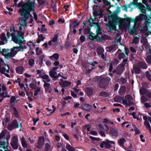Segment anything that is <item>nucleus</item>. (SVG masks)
<instances>
[{
  "instance_id": "nucleus-37",
  "label": "nucleus",
  "mask_w": 151,
  "mask_h": 151,
  "mask_svg": "<svg viewBox=\"0 0 151 151\" xmlns=\"http://www.w3.org/2000/svg\"><path fill=\"white\" fill-rule=\"evenodd\" d=\"M104 52V49L101 47H99L97 50V52L98 54L100 55L103 53Z\"/></svg>"
},
{
  "instance_id": "nucleus-20",
  "label": "nucleus",
  "mask_w": 151,
  "mask_h": 151,
  "mask_svg": "<svg viewBox=\"0 0 151 151\" xmlns=\"http://www.w3.org/2000/svg\"><path fill=\"white\" fill-rule=\"evenodd\" d=\"M81 107L83 109L89 111L92 110V107L88 104H83L81 105Z\"/></svg>"
},
{
  "instance_id": "nucleus-44",
  "label": "nucleus",
  "mask_w": 151,
  "mask_h": 151,
  "mask_svg": "<svg viewBox=\"0 0 151 151\" xmlns=\"http://www.w3.org/2000/svg\"><path fill=\"white\" fill-rule=\"evenodd\" d=\"M35 63V60L33 59H31L29 60L28 64L30 66H33Z\"/></svg>"
},
{
  "instance_id": "nucleus-35",
  "label": "nucleus",
  "mask_w": 151,
  "mask_h": 151,
  "mask_svg": "<svg viewBox=\"0 0 151 151\" xmlns=\"http://www.w3.org/2000/svg\"><path fill=\"white\" fill-rule=\"evenodd\" d=\"M143 46L145 48L147 52L149 51L150 52V54H151V49L149 45L146 43L143 45Z\"/></svg>"
},
{
  "instance_id": "nucleus-55",
  "label": "nucleus",
  "mask_w": 151,
  "mask_h": 151,
  "mask_svg": "<svg viewBox=\"0 0 151 151\" xmlns=\"http://www.w3.org/2000/svg\"><path fill=\"white\" fill-rule=\"evenodd\" d=\"M138 0H133V2H131L128 5L127 7H130V6L131 5L133 4H136Z\"/></svg>"
},
{
  "instance_id": "nucleus-43",
  "label": "nucleus",
  "mask_w": 151,
  "mask_h": 151,
  "mask_svg": "<svg viewBox=\"0 0 151 151\" xmlns=\"http://www.w3.org/2000/svg\"><path fill=\"white\" fill-rule=\"evenodd\" d=\"M16 98L14 96H12L11 97L10 100V102L11 104H14L16 102Z\"/></svg>"
},
{
  "instance_id": "nucleus-17",
  "label": "nucleus",
  "mask_w": 151,
  "mask_h": 151,
  "mask_svg": "<svg viewBox=\"0 0 151 151\" xmlns=\"http://www.w3.org/2000/svg\"><path fill=\"white\" fill-rule=\"evenodd\" d=\"M124 70V66L123 65H119L117 68L115 70L113 71V72L115 73L117 75H120L123 72Z\"/></svg>"
},
{
  "instance_id": "nucleus-47",
  "label": "nucleus",
  "mask_w": 151,
  "mask_h": 151,
  "mask_svg": "<svg viewBox=\"0 0 151 151\" xmlns=\"http://www.w3.org/2000/svg\"><path fill=\"white\" fill-rule=\"evenodd\" d=\"M86 92H87V93L88 95H91L93 93V91L92 89L87 88L86 89Z\"/></svg>"
},
{
  "instance_id": "nucleus-22",
  "label": "nucleus",
  "mask_w": 151,
  "mask_h": 151,
  "mask_svg": "<svg viewBox=\"0 0 151 151\" xmlns=\"http://www.w3.org/2000/svg\"><path fill=\"white\" fill-rule=\"evenodd\" d=\"M8 144L7 142H6L4 141H0V148L4 149L5 151V150L7 149Z\"/></svg>"
},
{
  "instance_id": "nucleus-38",
  "label": "nucleus",
  "mask_w": 151,
  "mask_h": 151,
  "mask_svg": "<svg viewBox=\"0 0 151 151\" xmlns=\"http://www.w3.org/2000/svg\"><path fill=\"white\" fill-rule=\"evenodd\" d=\"M41 90V88L40 87H37L34 91V95L37 96Z\"/></svg>"
},
{
  "instance_id": "nucleus-60",
  "label": "nucleus",
  "mask_w": 151,
  "mask_h": 151,
  "mask_svg": "<svg viewBox=\"0 0 151 151\" xmlns=\"http://www.w3.org/2000/svg\"><path fill=\"white\" fill-rule=\"evenodd\" d=\"M85 37L83 36H81L80 38V40L82 42H83L85 40Z\"/></svg>"
},
{
  "instance_id": "nucleus-30",
  "label": "nucleus",
  "mask_w": 151,
  "mask_h": 151,
  "mask_svg": "<svg viewBox=\"0 0 151 151\" xmlns=\"http://www.w3.org/2000/svg\"><path fill=\"white\" fill-rule=\"evenodd\" d=\"M110 132L111 134L113 136H116L118 134L117 131L113 128H110Z\"/></svg>"
},
{
  "instance_id": "nucleus-41",
  "label": "nucleus",
  "mask_w": 151,
  "mask_h": 151,
  "mask_svg": "<svg viewBox=\"0 0 151 151\" xmlns=\"http://www.w3.org/2000/svg\"><path fill=\"white\" fill-rule=\"evenodd\" d=\"M126 91V88L125 86H123L120 89V92L121 94H124Z\"/></svg>"
},
{
  "instance_id": "nucleus-23",
  "label": "nucleus",
  "mask_w": 151,
  "mask_h": 151,
  "mask_svg": "<svg viewBox=\"0 0 151 151\" xmlns=\"http://www.w3.org/2000/svg\"><path fill=\"white\" fill-rule=\"evenodd\" d=\"M79 23L77 21L75 20L73 22H71L70 24V30H72L75 27H77L78 26Z\"/></svg>"
},
{
  "instance_id": "nucleus-6",
  "label": "nucleus",
  "mask_w": 151,
  "mask_h": 151,
  "mask_svg": "<svg viewBox=\"0 0 151 151\" xmlns=\"http://www.w3.org/2000/svg\"><path fill=\"white\" fill-rule=\"evenodd\" d=\"M36 7L35 6V2L34 1H28L24 3L23 4L22 8V9L29 12V13L31 11H34Z\"/></svg>"
},
{
  "instance_id": "nucleus-25",
  "label": "nucleus",
  "mask_w": 151,
  "mask_h": 151,
  "mask_svg": "<svg viewBox=\"0 0 151 151\" xmlns=\"http://www.w3.org/2000/svg\"><path fill=\"white\" fill-rule=\"evenodd\" d=\"M50 83H47V82H45L43 85V86L45 88V91L46 92H48L49 93H50Z\"/></svg>"
},
{
  "instance_id": "nucleus-48",
  "label": "nucleus",
  "mask_w": 151,
  "mask_h": 151,
  "mask_svg": "<svg viewBox=\"0 0 151 151\" xmlns=\"http://www.w3.org/2000/svg\"><path fill=\"white\" fill-rule=\"evenodd\" d=\"M146 76L147 78L150 81H151V75L149 73L148 71H147L145 73Z\"/></svg>"
},
{
  "instance_id": "nucleus-61",
  "label": "nucleus",
  "mask_w": 151,
  "mask_h": 151,
  "mask_svg": "<svg viewBox=\"0 0 151 151\" xmlns=\"http://www.w3.org/2000/svg\"><path fill=\"white\" fill-rule=\"evenodd\" d=\"M121 82L122 83H125L127 81V79L123 78H122L120 79Z\"/></svg>"
},
{
  "instance_id": "nucleus-46",
  "label": "nucleus",
  "mask_w": 151,
  "mask_h": 151,
  "mask_svg": "<svg viewBox=\"0 0 151 151\" xmlns=\"http://www.w3.org/2000/svg\"><path fill=\"white\" fill-rule=\"evenodd\" d=\"M36 54L37 55H40L42 53V52L40 49L39 47H37L36 48L35 50Z\"/></svg>"
},
{
  "instance_id": "nucleus-18",
  "label": "nucleus",
  "mask_w": 151,
  "mask_h": 151,
  "mask_svg": "<svg viewBox=\"0 0 151 151\" xmlns=\"http://www.w3.org/2000/svg\"><path fill=\"white\" fill-rule=\"evenodd\" d=\"M59 68L58 67H54L49 72V75L51 77L57 78V73L56 71Z\"/></svg>"
},
{
  "instance_id": "nucleus-14",
  "label": "nucleus",
  "mask_w": 151,
  "mask_h": 151,
  "mask_svg": "<svg viewBox=\"0 0 151 151\" xmlns=\"http://www.w3.org/2000/svg\"><path fill=\"white\" fill-rule=\"evenodd\" d=\"M86 22L85 21H84L83 22V24H84V26L83 27H81V28L79 29V34H80L81 33V31L83 30V29H84V34H90L91 33H92L91 32H90V28L88 26H86Z\"/></svg>"
},
{
  "instance_id": "nucleus-34",
  "label": "nucleus",
  "mask_w": 151,
  "mask_h": 151,
  "mask_svg": "<svg viewBox=\"0 0 151 151\" xmlns=\"http://www.w3.org/2000/svg\"><path fill=\"white\" fill-rule=\"evenodd\" d=\"M144 125L150 131V133L151 134V128L149 122L148 121H145L144 122Z\"/></svg>"
},
{
  "instance_id": "nucleus-54",
  "label": "nucleus",
  "mask_w": 151,
  "mask_h": 151,
  "mask_svg": "<svg viewBox=\"0 0 151 151\" xmlns=\"http://www.w3.org/2000/svg\"><path fill=\"white\" fill-rule=\"evenodd\" d=\"M125 142V140L124 138L120 139L118 142L119 144L121 145H122Z\"/></svg>"
},
{
  "instance_id": "nucleus-10",
  "label": "nucleus",
  "mask_w": 151,
  "mask_h": 151,
  "mask_svg": "<svg viewBox=\"0 0 151 151\" xmlns=\"http://www.w3.org/2000/svg\"><path fill=\"white\" fill-rule=\"evenodd\" d=\"M4 67L0 68V72L4 74L6 76L8 77H10L9 74H7L9 72V66L7 63H5L2 64Z\"/></svg>"
},
{
  "instance_id": "nucleus-33",
  "label": "nucleus",
  "mask_w": 151,
  "mask_h": 151,
  "mask_svg": "<svg viewBox=\"0 0 151 151\" xmlns=\"http://www.w3.org/2000/svg\"><path fill=\"white\" fill-rule=\"evenodd\" d=\"M44 141V137L42 136L40 137L37 141V143L39 145L41 146L43 145Z\"/></svg>"
},
{
  "instance_id": "nucleus-7",
  "label": "nucleus",
  "mask_w": 151,
  "mask_h": 151,
  "mask_svg": "<svg viewBox=\"0 0 151 151\" xmlns=\"http://www.w3.org/2000/svg\"><path fill=\"white\" fill-rule=\"evenodd\" d=\"M19 11L20 13V15L22 17L21 20L20 21V24L21 26L26 27L27 21L29 18V14L24 11L22 9H19Z\"/></svg>"
},
{
  "instance_id": "nucleus-52",
  "label": "nucleus",
  "mask_w": 151,
  "mask_h": 151,
  "mask_svg": "<svg viewBox=\"0 0 151 151\" xmlns=\"http://www.w3.org/2000/svg\"><path fill=\"white\" fill-rule=\"evenodd\" d=\"M134 70L135 73L136 74H139L140 72V70L139 68L137 66V67L134 68Z\"/></svg>"
},
{
  "instance_id": "nucleus-26",
  "label": "nucleus",
  "mask_w": 151,
  "mask_h": 151,
  "mask_svg": "<svg viewBox=\"0 0 151 151\" xmlns=\"http://www.w3.org/2000/svg\"><path fill=\"white\" fill-rule=\"evenodd\" d=\"M1 39L3 41V42L0 41V45H3L7 42V40L5 36V34L4 33H1Z\"/></svg>"
},
{
  "instance_id": "nucleus-59",
  "label": "nucleus",
  "mask_w": 151,
  "mask_h": 151,
  "mask_svg": "<svg viewBox=\"0 0 151 151\" xmlns=\"http://www.w3.org/2000/svg\"><path fill=\"white\" fill-rule=\"evenodd\" d=\"M27 45L30 48H31L32 47V46H33L34 44L32 43L31 42H28L27 43Z\"/></svg>"
},
{
  "instance_id": "nucleus-42",
  "label": "nucleus",
  "mask_w": 151,
  "mask_h": 151,
  "mask_svg": "<svg viewBox=\"0 0 151 151\" xmlns=\"http://www.w3.org/2000/svg\"><path fill=\"white\" fill-rule=\"evenodd\" d=\"M139 42V38L137 37H134L132 43L137 44Z\"/></svg>"
},
{
  "instance_id": "nucleus-50",
  "label": "nucleus",
  "mask_w": 151,
  "mask_h": 151,
  "mask_svg": "<svg viewBox=\"0 0 151 151\" xmlns=\"http://www.w3.org/2000/svg\"><path fill=\"white\" fill-rule=\"evenodd\" d=\"M147 99L144 96H142L141 98V101L142 103H145V102L147 101Z\"/></svg>"
},
{
  "instance_id": "nucleus-39",
  "label": "nucleus",
  "mask_w": 151,
  "mask_h": 151,
  "mask_svg": "<svg viewBox=\"0 0 151 151\" xmlns=\"http://www.w3.org/2000/svg\"><path fill=\"white\" fill-rule=\"evenodd\" d=\"M45 38L43 35L42 34L38 36V38L37 39V42L39 43L41 40H43Z\"/></svg>"
},
{
  "instance_id": "nucleus-28",
  "label": "nucleus",
  "mask_w": 151,
  "mask_h": 151,
  "mask_svg": "<svg viewBox=\"0 0 151 151\" xmlns=\"http://www.w3.org/2000/svg\"><path fill=\"white\" fill-rule=\"evenodd\" d=\"M10 119V118L6 116H5V117L3 119L2 123L4 127L6 126Z\"/></svg>"
},
{
  "instance_id": "nucleus-13",
  "label": "nucleus",
  "mask_w": 151,
  "mask_h": 151,
  "mask_svg": "<svg viewBox=\"0 0 151 151\" xmlns=\"http://www.w3.org/2000/svg\"><path fill=\"white\" fill-rule=\"evenodd\" d=\"M18 138L15 137H14L11 142V144L12 148L14 149H17L18 147Z\"/></svg>"
},
{
  "instance_id": "nucleus-40",
  "label": "nucleus",
  "mask_w": 151,
  "mask_h": 151,
  "mask_svg": "<svg viewBox=\"0 0 151 151\" xmlns=\"http://www.w3.org/2000/svg\"><path fill=\"white\" fill-rule=\"evenodd\" d=\"M139 91L140 93L142 95L146 94L147 92V90L144 88L140 89Z\"/></svg>"
},
{
  "instance_id": "nucleus-32",
  "label": "nucleus",
  "mask_w": 151,
  "mask_h": 151,
  "mask_svg": "<svg viewBox=\"0 0 151 151\" xmlns=\"http://www.w3.org/2000/svg\"><path fill=\"white\" fill-rule=\"evenodd\" d=\"M59 55L58 53H55L54 54L52 55L49 57V58L52 60L55 59L57 60L59 58Z\"/></svg>"
},
{
  "instance_id": "nucleus-5",
  "label": "nucleus",
  "mask_w": 151,
  "mask_h": 151,
  "mask_svg": "<svg viewBox=\"0 0 151 151\" xmlns=\"http://www.w3.org/2000/svg\"><path fill=\"white\" fill-rule=\"evenodd\" d=\"M145 20V21L143 23V29L140 27V24L139 25L138 28L141 32H147L148 33L151 34V20L150 19H147V16L146 19Z\"/></svg>"
},
{
  "instance_id": "nucleus-64",
  "label": "nucleus",
  "mask_w": 151,
  "mask_h": 151,
  "mask_svg": "<svg viewBox=\"0 0 151 151\" xmlns=\"http://www.w3.org/2000/svg\"><path fill=\"white\" fill-rule=\"evenodd\" d=\"M146 96L149 98H151V93L149 92H147L146 94Z\"/></svg>"
},
{
  "instance_id": "nucleus-53",
  "label": "nucleus",
  "mask_w": 151,
  "mask_h": 151,
  "mask_svg": "<svg viewBox=\"0 0 151 151\" xmlns=\"http://www.w3.org/2000/svg\"><path fill=\"white\" fill-rule=\"evenodd\" d=\"M50 147V144L49 143H47L45 147V150L46 151H48L49 150Z\"/></svg>"
},
{
  "instance_id": "nucleus-12",
  "label": "nucleus",
  "mask_w": 151,
  "mask_h": 151,
  "mask_svg": "<svg viewBox=\"0 0 151 151\" xmlns=\"http://www.w3.org/2000/svg\"><path fill=\"white\" fill-rule=\"evenodd\" d=\"M132 99V96L130 95H127L125 97V99L122 101V104L126 106H130L133 104V103L131 101Z\"/></svg>"
},
{
  "instance_id": "nucleus-11",
  "label": "nucleus",
  "mask_w": 151,
  "mask_h": 151,
  "mask_svg": "<svg viewBox=\"0 0 151 151\" xmlns=\"http://www.w3.org/2000/svg\"><path fill=\"white\" fill-rule=\"evenodd\" d=\"M21 127V124H19L16 120H14L11 123L9 124L7 128L9 130H12L15 128H18Z\"/></svg>"
},
{
  "instance_id": "nucleus-19",
  "label": "nucleus",
  "mask_w": 151,
  "mask_h": 151,
  "mask_svg": "<svg viewBox=\"0 0 151 151\" xmlns=\"http://www.w3.org/2000/svg\"><path fill=\"white\" fill-rule=\"evenodd\" d=\"M59 83L62 87L64 88L70 86L71 84V83L66 81H63L61 79L60 80Z\"/></svg>"
},
{
  "instance_id": "nucleus-1",
  "label": "nucleus",
  "mask_w": 151,
  "mask_h": 151,
  "mask_svg": "<svg viewBox=\"0 0 151 151\" xmlns=\"http://www.w3.org/2000/svg\"><path fill=\"white\" fill-rule=\"evenodd\" d=\"M147 15L143 14H140L139 16L136 17L135 19H133L129 18H127L125 20L122 19L120 21L119 24V27L120 29L122 31L125 29L126 30L127 28L129 27L131 22H134V25L132 28H131L129 30V33L130 35H133L136 33L137 31L141 33H145L142 32L138 29L139 25L140 24V27L143 29V23L141 24L142 21H143L146 19Z\"/></svg>"
},
{
  "instance_id": "nucleus-29",
  "label": "nucleus",
  "mask_w": 151,
  "mask_h": 151,
  "mask_svg": "<svg viewBox=\"0 0 151 151\" xmlns=\"http://www.w3.org/2000/svg\"><path fill=\"white\" fill-rule=\"evenodd\" d=\"M41 78L43 79V82H48L50 81V79L49 76L47 75H44L41 76Z\"/></svg>"
},
{
  "instance_id": "nucleus-63",
  "label": "nucleus",
  "mask_w": 151,
  "mask_h": 151,
  "mask_svg": "<svg viewBox=\"0 0 151 151\" xmlns=\"http://www.w3.org/2000/svg\"><path fill=\"white\" fill-rule=\"evenodd\" d=\"M58 38V37L56 35H55L52 39V41L53 42H55L57 40Z\"/></svg>"
},
{
  "instance_id": "nucleus-58",
  "label": "nucleus",
  "mask_w": 151,
  "mask_h": 151,
  "mask_svg": "<svg viewBox=\"0 0 151 151\" xmlns=\"http://www.w3.org/2000/svg\"><path fill=\"white\" fill-rule=\"evenodd\" d=\"M13 109L14 110V114L15 115L16 117H17L18 116V112L16 110V109L15 107H13Z\"/></svg>"
},
{
  "instance_id": "nucleus-9",
  "label": "nucleus",
  "mask_w": 151,
  "mask_h": 151,
  "mask_svg": "<svg viewBox=\"0 0 151 151\" xmlns=\"http://www.w3.org/2000/svg\"><path fill=\"white\" fill-rule=\"evenodd\" d=\"M142 2L146 5V7H145L144 5L140 3L138 4V7L140 10L142 12L145 14L147 10L148 11H150L151 9L147 4V0H142Z\"/></svg>"
},
{
  "instance_id": "nucleus-8",
  "label": "nucleus",
  "mask_w": 151,
  "mask_h": 151,
  "mask_svg": "<svg viewBox=\"0 0 151 151\" xmlns=\"http://www.w3.org/2000/svg\"><path fill=\"white\" fill-rule=\"evenodd\" d=\"M110 78H104L103 76H96L94 78V80L96 82L99 81V86L101 88H104L107 86L110 80Z\"/></svg>"
},
{
  "instance_id": "nucleus-31",
  "label": "nucleus",
  "mask_w": 151,
  "mask_h": 151,
  "mask_svg": "<svg viewBox=\"0 0 151 151\" xmlns=\"http://www.w3.org/2000/svg\"><path fill=\"white\" fill-rule=\"evenodd\" d=\"M21 142L22 146L24 148H27L28 145L26 142L25 141L24 138L23 137L21 138Z\"/></svg>"
},
{
  "instance_id": "nucleus-21",
  "label": "nucleus",
  "mask_w": 151,
  "mask_h": 151,
  "mask_svg": "<svg viewBox=\"0 0 151 151\" xmlns=\"http://www.w3.org/2000/svg\"><path fill=\"white\" fill-rule=\"evenodd\" d=\"M116 54L118 55V58L120 59L122 58H125L127 57L124 53L122 52V51L120 49H119L116 52Z\"/></svg>"
},
{
  "instance_id": "nucleus-51",
  "label": "nucleus",
  "mask_w": 151,
  "mask_h": 151,
  "mask_svg": "<svg viewBox=\"0 0 151 151\" xmlns=\"http://www.w3.org/2000/svg\"><path fill=\"white\" fill-rule=\"evenodd\" d=\"M146 62L149 64H150L151 63V56L150 55H148L146 58Z\"/></svg>"
},
{
  "instance_id": "nucleus-57",
  "label": "nucleus",
  "mask_w": 151,
  "mask_h": 151,
  "mask_svg": "<svg viewBox=\"0 0 151 151\" xmlns=\"http://www.w3.org/2000/svg\"><path fill=\"white\" fill-rule=\"evenodd\" d=\"M99 95L100 96H107V94L105 92H102L100 93Z\"/></svg>"
},
{
  "instance_id": "nucleus-56",
  "label": "nucleus",
  "mask_w": 151,
  "mask_h": 151,
  "mask_svg": "<svg viewBox=\"0 0 151 151\" xmlns=\"http://www.w3.org/2000/svg\"><path fill=\"white\" fill-rule=\"evenodd\" d=\"M42 27L41 28V31L43 33H46L47 30L45 28V25L43 24L42 25Z\"/></svg>"
},
{
  "instance_id": "nucleus-49",
  "label": "nucleus",
  "mask_w": 151,
  "mask_h": 151,
  "mask_svg": "<svg viewBox=\"0 0 151 151\" xmlns=\"http://www.w3.org/2000/svg\"><path fill=\"white\" fill-rule=\"evenodd\" d=\"M132 126L133 129L135 132L136 134H139L140 133V131L134 125H133Z\"/></svg>"
},
{
  "instance_id": "nucleus-4",
  "label": "nucleus",
  "mask_w": 151,
  "mask_h": 151,
  "mask_svg": "<svg viewBox=\"0 0 151 151\" xmlns=\"http://www.w3.org/2000/svg\"><path fill=\"white\" fill-rule=\"evenodd\" d=\"M23 50L24 48L22 46L16 47L11 50L3 49L1 51V53L6 58L8 59L14 57L18 52L22 51Z\"/></svg>"
},
{
  "instance_id": "nucleus-27",
  "label": "nucleus",
  "mask_w": 151,
  "mask_h": 151,
  "mask_svg": "<svg viewBox=\"0 0 151 151\" xmlns=\"http://www.w3.org/2000/svg\"><path fill=\"white\" fill-rule=\"evenodd\" d=\"M137 65V67L140 68L146 69L147 68L145 63L142 61L139 62Z\"/></svg>"
},
{
  "instance_id": "nucleus-36",
  "label": "nucleus",
  "mask_w": 151,
  "mask_h": 151,
  "mask_svg": "<svg viewBox=\"0 0 151 151\" xmlns=\"http://www.w3.org/2000/svg\"><path fill=\"white\" fill-rule=\"evenodd\" d=\"M65 147L66 149L69 151H76L75 150L68 144H66Z\"/></svg>"
},
{
  "instance_id": "nucleus-62",
  "label": "nucleus",
  "mask_w": 151,
  "mask_h": 151,
  "mask_svg": "<svg viewBox=\"0 0 151 151\" xmlns=\"http://www.w3.org/2000/svg\"><path fill=\"white\" fill-rule=\"evenodd\" d=\"M33 14L34 15V19L36 21L37 19V15L35 12H34V11H33Z\"/></svg>"
},
{
  "instance_id": "nucleus-24",
  "label": "nucleus",
  "mask_w": 151,
  "mask_h": 151,
  "mask_svg": "<svg viewBox=\"0 0 151 151\" xmlns=\"http://www.w3.org/2000/svg\"><path fill=\"white\" fill-rule=\"evenodd\" d=\"M16 71L17 73L19 74H22L25 70V69L22 66H19L16 68Z\"/></svg>"
},
{
  "instance_id": "nucleus-3",
  "label": "nucleus",
  "mask_w": 151,
  "mask_h": 151,
  "mask_svg": "<svg viewBox=\"0 0 151 151\" xmlns=\"http://www.w3.org/2000/svg\"><path fill=\"white\" fill-rule=\"evenodd\" d=\"M96 35L93 33H91L88 38L93 41H102L106 40L111 39L107 35L104 34L102 29L98 25L96 32Z\"/></svg>"
},
{
  "instance_id": "nucleus-45",
  "label": "nucleus",
  "mask_w": 151,
  "mask_h": 151,
  "mask_svg": "<svg viewBox=\"0 0 151 151\" xmlns=\"http://www.w3.org/2000/svg\"><path fill=\"white\" fill-rule=\"evenodd\" d=\"M122 98L119 96H115L114 99L115 102H119L122 100Z\"/></svg>"
},
{
  "instance_id": "nucleus-2",
  "label": "nucleus",
  "mask_w": 151,
  "mask_h": 151,
  "mask_svg": "<svg viewBox=\"0 0 151 151\" xmlns=\"http://www.w3.org/2000/svg\"><path fill=\"white\" fill-rule=\"evenodd\" d=\"M21 26V25L19 27V31L14 30L12 33L7 32L6 34L8 38L11 37L12 41L14 43L19 44H24L25 42L22 36L24 35V30L22 29Z\"/></svg>"
},
{
  "instance_id": "nucleus-16",
  "label": "nucleus",
  "mask_w": 151,
  "mask_h": 151,
  "mask_svg": "<svg viewBox=\"0 0 151 151\" xmlns=\"http://www.w3.org/2000/svg\"><path fill=\"white\" fill-rule=\"evenodd\" d=\"M10 135L6 130L3 131L0 134V139H6L7 140L10 138Z\"/></svg>"
},
{
  "instance_id": "nucleus-15",
  "label": "nucleus",
  "mask_w": 151,
  "mask_h": 151,
  "mask_svg": "<svg viewBox=\"0 0 151 151\" xmlns=\"http://www.w3.org/2000/svg\"><path fill=\"white\" fill-rule=\"evenodd\" d=\"M108 31L114 34L115 33L116 31V24L113 22H109L108 26Z\"/></svg>"
}]
</instances>
